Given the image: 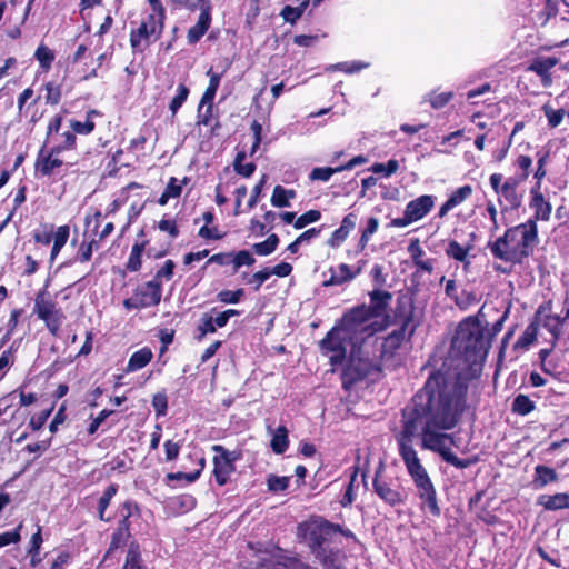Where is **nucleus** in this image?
<instances>
[{
  "mask_svg": "<svg viewBox=\"0 0 569 569\" xmlns=\"http://www.w3.org/2000/svg\"><path fill=\"white\" fill-rule=\"evenodd\" d=\"M325 569H343V555L339 549L322 548L315 552Z\"/></svg>",
  "mask_w": 569,
  "mask_h": 569,
  "instance_id": "22",
  "label": "nucleus"
},
{
  "mask_svg": "<svg viewBox=\"0 0 569 569\" xmlns=\"http://www.w3.org/2000/svg\"><path fill=\"white\" fill-rule=\"evenodd\" d=\"M368 67H369V63L352 61V62L338 63V64L333 66L332 68L337 69V70H341L346 73H355V72H358Z\"/></svg>",
  "mask_w": 569,
  "mask_h": 569,
  "instance_id": "58",
  "label": "nucleus"
},
{
  "mask_svg": "<svg viewBox=\"0 0 569 569\" xmlns=\"http://www.w3.org/2000/svg\"><path fill=\"white\" fill-rule=\"evenodd\" d=\"M487 351L488 345L483 339L479 321L468 318L460 322L451 342L450 358L469 367L482 360Z\"/></svg>",
  "mask_w": 569,
  "mask_h": 569,
  "instance_id": "4",
  "label": "nucleus"
},
{
  "mask_svg": "<svg viewBox=\"0 0 569 569\" xmlns=\"http://www.w3.org/2000/svg\"><path fill=\"white\" fill-rule=\"evenodd\" d=\"M94 244H96L94 239H91L89 241L83 240L79 247L77 259L80 262L89 261L91 259Z\"/></svg>",
  "mask_w": 569,
  "mask_h": 569,
  "instance_id": "52",
  "label": "nucleus"
},
{
  "mask_svg": "<svg viewBox=\"0 0 569 569\" xmlns=\"http://www.w3.org/2000/svg\"><path fill=\"white\" fill-rule=\"evenodd\" d=\"M297 196L292 189H286L282 186H276L271 196V204L276 208H284L290 206V200Z\"/></svg>",
  "mask_w": 569,
  "mask_h": 569,
  "instance_id": "30",
  "label": "nucleus"
},
{
  "mask_svg": "<svg viewBox=\"0 0 569 569\" xmlns=\"http://www.w3.org/2000/svg\"><path fill=\"white\" fill-rule=\"evenodd\" d=\"M392 299L390 292L385 290H373L370 293V305L367 306L368 310L376 317L379 316L383 319V325L388 327L389 317L387 315V308Z\"/></svg>",
  "mask_w": 569,
  "mask_h": 569,
  "instance_id": "17",
  "label": "nucleus"
},
{
  "mask_svg": "<svg viewBox=\"0 0 569 569\" xmlns=\"http://www.w3.org/2000/svg\"><path fill=\"white\" fill-rule=\"evenodd\" d=\"M174 267L176 264L172 260H167L164 264L157 271L152 280H158L160 282L162 279L170 280L173 276Z\"/></svg>",
  "mask_w": 569,
  "mask_h": 569,
  "instance_id": "59",
  "label": "nucleus"
},
{
  "mask_svg": "<svg viewBox=\"0 0 569 569\" xmlns=\"http://www.w3.org/2000/svg\"><path fill=\"white\" fill-rule=\"evenodd\" d=\"M52 410H53V408L51 407L49 409L40 411L36 416H32L30 418V421H29V427L33 431L40 430L44 426V423L47 422V420L50 417V415L52 413Z\"/></svg>",
  "mask_w": 569,
  "mask_h": 569,
  "instance_id": "51",
  "label": "nucleus"
},
{
  "mask_svg": "<svg viewBox=\"0 0 569 569\" xmlns=\"http://www.w3.org/2000/svg\"><path fill=\"white\" fill-rule=\"evenodd\" d=\"M70 236L69 226H60L52 236L53 243L64 247Z\"/></svg>",
  "mask_w": 569,
  "mask_h": 569,
  "instance_id": "61",
  "label": "nucleus"
},
{
  "mask_svg": "<svg viewBox=\"0 0 569 569\" xmlns=\"http://www.w3.org/2000/svg\"><path fill=\"white\" fill-rule=\"evenodd\" d=\"M153 353L149 348H142L132 353L127 365V372H134L146 367L152 360Z\"/></svg>",
  "mask_w": 569,
  "mask_h": 569,
  "instance_id": "26",
  "label": "nucleus"
},
{
  "mask_svg": "<svg viewBox=\"0 0 569 569\" xmlns=\"http://www.w3.org/2000/svg\"><path fill=\"white\" fill-rule=\"evenodd\" d=\"M22 522L18 525V527L12 531H7L0 533V548L18 543L21 540V529H22Z\"/></svg>",
  "mask_w": 569,
  "mask_h": 569,
  "instance_id": "48",
  "label": "nucleus"
},
{
  "mask_svg": "<svg viewBox=\"0 0 569 569\" xmlns=\"http://www.w3.org/2000/svg\"><path fill=\"white\" fill-rule=\"evenodd\" d=\"M556 481H558V473L556 472L555 469L543 465H538L535 467L533 483L536 485L537 488H543L548 483Z\"/></svg>",
  "mask_w": 569,
  "mask_h": 569,
  "instance_id": "27",
  "label": "nucleus"
},
{
  "mask_svg": "<svg viewBox=\"0 0 569 569\" xmlns=\"http://www.w3.org/2000/svg\"><path fill=\"white\" fill-rule=\"evenodd\" d=\"M270 446H271L273 452L278 453V455H281L287 450V448L289 446V439H288V430L286 427L280 426L273 432Z\"/></svg>",
  "mask_w": 569,
  "mask_h": 569,
  "instance_id": "32",
  "label": "nucleus"
},
{
  "mask_svg": "<svg viewBox=\"0 0 569 569\" xmlns=\"http://www.w3.org/2000/svg\"><path fill=\"white\" fill-rule=\"evenodd\" d=\"M321 218V213L318 210H309L296 219L293 227L296 229H302L308 224L318 221Z\"/></svg>",
  "mask_w": 569,
  "mask_h": 569,
  "instance_id": "47",
  "label": "nucleus"
},
{
  "mask_svg": "<svg viewBox=\"0 0 569 569\" xmlns=\"http://www.w3.org/2000/svg\"><path fill=\"white\" fill-rule=\"evenodd\" d=\"M256 262L254 257L247 250L231 253V263L233 264L234 272L242 266H252Z\"/></svg>",
  "mask_w": 569,
  "mask_h": 569,
  "instance_id": "42",
  "label": "nucleus"
},
{
  "mask_svg": "<svg viewBox=\"0 0 569 569\" xmlns=\"http://www.w3.org/2000/svg\"><path fill=\"white\" fill-rule=\"evenodd\" d=\"M519 182L517 178L511 177L502 183V189L498 193L500 196L498 201L503 212L517 210L521 206L523 196L518 190Z\"/></svg>",
  "mask_w": 569,
  "mask_h": 569,
  "instance_id": "14",
  "label": "nucleus"
},
{
  "mask_svg": "<svg viewBox=\"0 0 569 569\" xmlns=\"http://www.w3.org/2000/svg\"><path fill=\"white\" fill-rule=\"evenodd\" d=\"M538 323L531 322L528 325L522 335L517 339L513 348L520 351H527L530 346L537 340Z\"/></svg>",
  "mask_w": 569,
  "mask_h": 569,
  "instance_id": "28",
  "label": "nucleus"
},
{
  "mask_svg": "<svg viewBox=\"0 0 569 569\" xmlns=\"http://www.w3.org/2000/svg\"><path fill=\"white\" fill-rule=\"evenodd\" d=\"M138 306L142 309L153 307L160 303L162 297V283L158 280H150L140 284L134 290Z\"/></svg>",
  "mask_w": 569,
  "mask_h": 569,
  "instance_id": "15",
  "label": "nucleus"
},
{
  "mask_svg": "<svg viewBox=\"0 0 569 569\" xmlns=\"http://www.w3.org/2000/svg\"><path fill=\"white\" fill-rule=\"evenodd\" d=\"M557 59L548 57V58H539L536 59L528 68V70L536 72L541 77V81L543 86L551 84V77L549 71L557 64Z\"/></svg>",
  "mask_w": 569,
  "mask_h": 569,
  "instance_id": "24",
  "label": "nucleus"
},
{
  "mask_svg": "<svg viewBox=\"0 0 569 569\" xmlns=\"http://www.w3.org/2000/svg\"><path fill=\"white\" fill-rule=\"evenodd\" d=\"M379 370L377 363L369 357H363L355 351L351 352L349 362L342 373V383L345 388L359 381L372 372Z\"/></svg>",
  "mask_w": 569,
  "mask_h": 569,
  "instance_id": "12",
  "label": "nucleus"
},
{
  "mask_svg": "<svg viewBox=\"0 0 569 569\" xmlns=\"http://www.w3.org/2000/svg\"><path fill=\"white\" fill-rule=\"evenodd\" d=\"M435 207V197L431 194H422L409 201L403 210V216L395 218L390 221L389 227L405 228L423 219Z\"/></svg>",
  "mask_w": 569,
  "mask_h": 569,
  "instance_id": "11",
  "label": "nucleus"
},
{
  "mask_svg": "<svg viewBox=\"0 0 569 569\" xmlns=\"http://www.w3.org/2000/svg\"><path fill=\"white\" fill-rule=\"evenodd\" d=\"M470 249L471 247H462L456 240H451L446 248V254L451 259L462 262L463 267L467 269L470 264L468 258Z\"/></svg>",
  "mask_w": 569,
  "mask_h": 569,
  "instance_id": "29",
  "label": "nucleus"
},
{
  "mask_svg": "<svg viewBox=\"0 0 569 569\" xmlns=\"http://www.w3.org/2000/svg\"><path fill=\"white\" fill-rule=\"evenodd\" d=\"M246 158V154L243 152L238 153L236 161H234V170L246 177L249 178L253 174L256 170V164L252 162L243 163V160Z\"/></svg>",
  "mask_w": 569,
  "mask_h": 569,
  "instance_id": "45",
  "label": "nucleus"
},
{
  "mask_svg": "<svg viewBox=\"0 0 569 569\" xmlns=\"http://www.w3.org/2000/svg\"><path fill=\"white\" fill-rule=\"evenodd\" d=\"M341 172L339 167L330 168V167H319L313 168L309 174L310 180H319L327 182L335 174Z\"/></svg>",
  "mask_w": 569,
  "mask_h": 569,
  "instance_id": "43",
  "label": "nucleus"
},
{
  "mask_svg": "<svg viewBox=\"0 0 569 569\" xmlns=\"http://www.w3.org/2000/svg\"><path fill=\"white\" fill-rule=\"evenodd\" d=\"M212 11H209L208 6L200 12L197 23L192 26L187 33V39L190 44H196L209 30L212 21Z\"/></svg>",
  "mask_w": 569,
  "mask_h": 569,
  "instance_id": "19",
  "label": "nucleus"
},
{
  "mask_svg": "<svg viewBox=\"0 0 569 569\" xmlns=\"http://www.w3.org/2000/svg\"><path fill=\"white\" fill-rule=\"evenodd\" d=\"M378 226H379V222H378L377 218L371 217L368 219L367 227L362 231V234L360 238V246L362 249L367 246L370 237L377 231Z\"/></svg>",
  "mask_w": 569,
  "mask_h": 569,
  "instance_id": "53",
  "label": "nucleus"
},
{
  "mask_svg": "<svg viewBox=\"0 0 569 569\" xmlns=\"http://www.w3.org/2000/svg\"><path fill=\"white\" fill-rule=\"evenodd\" d=\"M217 90L218 89L214 88L213 86H208V88L206 89V91L201 98L200 109H202L204 106H207V111L211 112L212 103H213Z\"/></svg>",
  "mask_w": 569,
  "mask_h": 569,
  "instance_id": "62",
  "label": "nucleus"
},
{
  "mask_svg": "<svg viewBox=\"0 0 569 569\" xmlns=\"http://www.w3.org/2000/svg\"><path fill=\"white\" fill-rule=\"evenodd\" d=\"M535 409V402L525 395H518L512 402V411L525 416L530 413Z\"/></svg>",
  "mask_w": 569,
  "mask_h": 569,
  "instance_id": "37",
  "label": "nucleus"
},
{
  "mask_svg": "<svg viewBox=\"0 0 569 569\" xmlns=\"http://www.w3.org/2000/svg\"><path fill=\"white\" fill-rule=\"evenodd\" d=\"M349 345L353 346V339L341 325L332 328L320 341L321 351L329 357L331 365L343 362Z\"/></svg>",
  "mask_w": 569,
  "mask_h": 569,
  "instance_id": "9",
  "label": "nucleus"
},
{
  "mask_svg": "<svg viewBox=\"0 0 569 569\" xmlns=\"http://www.w3.org/2000/svg\"><path fill=\"white\" fill-rule=\"evenodd\" d=\"M118 492V485L112 483L110 485L99 499L98 510H99V518L102 521H109V518L104 517V512L108 509L111 499L116 496Z\"/></svg>",
  "mask_w": 569,
  "mask_h": 569,
  "instance_id": "35",
  "label": "nucleus"
},
{
  "mask_svg": "<svg viewBox=\"0 0 569 569\" xmlns=\"http://www.w3.org/2000/svg\"><path fill=\"white\" fill-rule=\"evenodd\" d=\"M487 213L489 216V219L491 221V227L489 229L491 234H495L500 229V223L498 221V210L496 206L492 202H489L487 204Z\"/></svg>",
  "mask_w": 569,
  "mask_h": 569,
  "instance_id": "63",
  "label": "nucleus"
},
{
  "mask_svg": "<svg viewBox=\"0 0 569 569\" xmlns=\"http://www.w3.org/2000/svg\"><path fill=\"white\" fill-rule=\"evenodd\" d=\"M539 243L538 227L535 220L508 228L495 241L488 242L491 254L511 264H521Z\"/></svg>",
  "mask_w": 569,
  "mask_h": 569,
  "instance_id": "3",
  "label": "nucleus"
},
{
  "mask_svg": "<svg viewBox=\"0 0 569 569\" xmlns=\"http://www.w3.org/2000/svg\"><path fill=\"white\" fill-rule=\"evenodd\" d=\"M529 206L535 211L533 218L530 220H535L537 223L538 220L548 221L550 219L552 207L545 200L539 186H535L531 189V200Z\"/></svg>",
  "mask_w": 569,
  "mask_h": 569,
  "instance_id": "18",
  "label": "nucleus"
},
{
  "mask_svg": "<svg viewBox=\"0 0 569 569\" xmlns=\"http://www.w3.org/2000/svg\"><path fill=\"white\" fill-rule=\"evenodd\" d=\"M345 331L353 339V346L363 341L377 332L385 330L383 319L373 316L366 305H361L348 311L340 323Z\"/></svg>",
  "mask_w": 569,
  "mask_h": 569,
  "instance_id": "5",
  "label": "nucleus"
},
{
  "mask_svg": "<svg viewBox=\"0 0 569 569\" xmlns=\"http://www.w3.org/2000/svg\"><path fill=\"white\" fill-rule=\"evenodd\" d=\"M164 20L151 14H143L138 27L130 31V47L133 52H143L162 34Z\"/></svg>",
  "mask_w": 569,
  "mask_h": 569,
  "instance_id": "7",
  "label": "nucleus"
},
{
  "mask_svg": "<svg viewBox=\"0 0 569 569\" xmlns=\"http://www.w3.org/2000/svg\"><path fill=\"white\" fill-rule=\"evenodd\" d=\"M188 96H189V88L186 84L180 83L177 88L176 96L172 98V100L169 104V109L172 112V116H174L178 112V110L181 108V106L186 102Z\"/></svg>",
  "mask_w": 569,
  "mask_h": 569,
  "instance_id": "41",
  "label": "nucleus"
},
{
  "mask_svg": "<svg viewBox=\"0 0 569 569\" xmlns=\"http://www.w3.org/2000/svg\"><path fill=\"white\" fill-rule=\"evenodd\" d=\"M337 532L346 537L353 536L350 530H343L341 526L335 525L321 517H313L301 522L297 528L298 538L305 541L313 553L325 548V543Z\"/></svg>",
  "mask_w": 569,
  "mask_h": 569,
  "instance_id": "6",
  "label": "nucleus"
},
{
  "mask_svg": "<svg viewBox=\"0 0 569 569\" xmlns=\"http://www.w3.org/2000/svg\"><path fill=\"white\" fill-rule=\"evenodd\" d=\"M279 243V238L277 234H270L264 241L254 243L253 250L259 256H269L271 254Z\"/></svg>",
  "mask_w": 569,
  "mask_h": 569,
  "instance_id": "38",
  "label": "nucleus"
},
{
  "mask_svg": "<svg viewBox=\"0 0 569 569\" xmlns=\"http://www.w3.org/2000/svg\"><path fill=\"white\" fill-rule=\"evenodd\" d=\"M213 450L221 452L220 456L213 458V475L216 481L223 486L234 471L233 458L221 446H214Z\"/></svg>",
  "mask_w": 569,
  "mask_h": 569,
  "instance_id": "16",
  "label": "nucleus"
},
{
  "mask_svg": "<svg viewBox=\"0 0 569 569\" xmlns=\"http://www.w3.org/2000/svg\"><path fill=\"white\" fill-rule=\"evenodd\" d=\"M472 194V188L469 184L462 186L455 190L447 201H445L439 208L438 217L443 218L451 211L453 208L458 207L467 199H469Z\"/></svg>",
  "mask_w": 569,
  "mask_h": 569,
  "instance_id": "20",
  "label": "nucleus"
},
{
  "mask_svg": "<svg viewBox=\"0 0 569 569\" xmlns=\"http://www.w3.org/2000/svg\"><path fill=\"white\" fill-rule=\"evenodd\" d=\"M187 183V178L179 180L174 177L170 178L164 192L172 199L180 197L182 187Z\"/></svg>",
  "mask_w": 569,
  "mask_h": 569,
  "instance_id": "50",
  "label": "nucleus"
},
{
  "mask_svg": "<svg viewBox=\"0 0 569 569\" xmlns=\"http://www.w3.org/2000/svg\"><path fill=\"white\" fill-rule=\"evenodd\" d=\"M538 505L551 511L569 508V493L542 495Z\"/></svg>",
  "mask_w": 569,
  "mask_h": 569,
  "instance_id": "25",
  "label": "nucleus"
},
{
  "mask_svg": "<svg viewBox=\"0 0 569 569\" xmlns=\"http://www.w3.org/2000/svg\"><path fill=\"white\" fill-rule=\"evenodd\" d=\"M139 545L130 543L122 569H143Z\"/></svg>",
  "mask_w": 569,
  "mask_h": 569,
  "instance_id": "33",
  "label": "nucleus"
},
{
  "mask_svg": "<svg viewBox=\"0 0 569 569\" xmlns=\"http://www.w3.org/2000/svg\"><path fill=\"white\" fill-rule=\"evenodd\" d=\"M399 169V162L396 159H390L387 163L376 162L370 167V171L376 174H383L390 177Z\"/></svg>",
  "mask_w": 569,
  "mask_h": 569,
  "instance_id": "40",
  "label": "nucleus"
},
{
  "mask_svg": "<svg viewBox=\"0 0 569 569\" xmlns=\"http://www.w3.org/2000/svg\"><path fill=\"white\" fill-rule=\"evenodd\" d=\"M152 407L156 410L157 416L161 417L167 413L168 399L164 392L156 393L152 398Z\"/></svg>",
  "mask_w": 569,
  "mask_h": 569,
  "instance_id": "54",
  "label": "nucleus"
},
{
  "mask_svg": "<svg viewBox=\"0 0 569 569\" xmlns=\"http://www.w3.org/2000/svg\"><path fill=\"white\" fill-rule=\"evenodd\" d=\"M129 537L130 532H124L117 528L116 531L112 533L111 542L107 551V555H110L113 550L118 549L121 545H123L127 541Z\"/></svg>",
  "mask_w": 569,
  "mask_h": 569,
  "instance_id": "55",
  "label": "nucleus"
},
{
  "mask_svg": "<svg viewBox=\"0 0 569 569\" xmlns=\"http://www.w3.org/2000/svg\"><path fill=\"white\" fill-rule=\"evenodd\" d=\"M468 379L461 373L437 371L403 410L417 413L421 446L438 452L445 461L466 468L468 461L451 452L452 437L443 431L456 427L466 408Z\"/></svg>",
  "mask_w": 569,
  "mask_h": 569,
  "instance_id": "1",
  "label": "nucleus"
},
{
  "mask_svg": "<svg viewBox=\"0 0 569 569\" xmlns=\"http://www.w3.org/2000/svg\"><path fill=\"white\" fill-rule=\"evenodd\" d=\"M451 98H452V92H441V93L432 92L430 94L429 101H430L432 108L440 109V108L445 107L450 101Z\"/></svg>",
  "mask_w": 569,
  "mask_h": 569,
  "instance_id": "57",
  "label": "nucleus"
},
{
  "mask_svg": "<svg viewBox=\"0 0 569 569\" xmlns=\"http://www.w3.org/2000/svg\"><path fill=\"white\" fill-rule=\"evenodd\" d=\"M280 16L284 19L286 22L293 24L300 19L302 13L300 9H297L296 7L284 6L280 12Z\"/></svg>",
  "mask_w": 569,
  "mask_h": 569,
  "instance_id": "60",
  "label": "nucleus"
},
{
  "mask_svg": "<svg viewBox=\"0 0 569 569\" xmlns=\"http://www.w3.org/2000/svg\"><path fill=\"white\" fill-rule=\"evenodd\" d=\"M372 486L377 496L390 507L403 505L407 500L408 493L399 480L382 477L380 469L376 472Z\"/></svg>",
  "mask_w": 569,
  "mask_h": 569,
  "instance_id": "10",
  "label": "nucleus"
},
{
  "mask_svg": "<svg viewBox=\"0 0 569 569\" xmlns=\"http://www.w3.org/2000/svg\"><path fill=\"white\" fill-rule=\"evenodd\" d=\"M417 417L416 411L402 410V429L396 437L398 451L417 489L421 509L439 517L441 509L438 505L437 490L413 448V439L419 435Z\"/></svg>",
  "mask_w": 569,
  "mask_h": 569,
  "instance_id": "2",
  "label": "nucleus"
},
{
  "mask_svg": "<svg viewBox=\"0 0 569 569\" xmlns=\"http://www.w3.org/2000/svg\"><path fill=\"white\" fill-rule=\"evenodd\" d=\"M358 472H359V469L357 467H355L350 475V479L347 485L346 491L340 500V505L343 508L351 506L352 502L356 500V496H357L356 490L358 488V485H357Z\"/></svg>",
  "mask_w": 569,
  "mask_h": 569,
  "instance_id": "31",
  "label": "nucleus"
},
{
  "mask_svg": "<svg viewBox=\"0 0 569 569\" xmlns=\"http://www.w3.org/2000/svg\"><path fill=\"white\" fill-rule=\"evenodd\" d=\"M34 58L44 71H49L54 60V53L49 47L41 43L34 52Z\"/></svg>",
  "mask_w": 569,
  "mask_h": 569,
  "instance_id": "34",
  "label": "nucleus"
},
{
  "mask_svg": "<svg viewBox=\"0 0 569 569\" xmlns=\"http://www.w3.org/2000/svg\"><path fill=\"white\" fill-rule=\"evenodd\" d=\"M62 122L61 116H54L48 123L47 129V143L57 141L56 136L58 134Z\"/></svg>",
  "mask_w": 569,
  "mask_h": 569,
  "instance_id": "56",
  "label": "nucleus"
},
{
  "mask_svg": "<svg viewBox=\"0 0 569 569\" xmlns=\"http://www.w3.org/2000/svg\"><path fill=\"white\" fill-rule=\"evenodd\" d=\"M267 485L272 492L284 491L289 486V478L270 475L267 478Z\"/></svg>",
  "mask_w": 569,
  "mask_h": 569,
  "instance_id": "46",
  "label": "nucleus"
},
{
  "mask_svg": "<svg viewBox=\"0 0 569 569\" xmlns=\"http://www.w3.org/2000/svg\"><path fill=\"white\" fill-rule=\"evenodd\" d=\"M146 244V241H142L140 243L137 242L133 244L127 263V268L130 271H138L140 269L141 256L144 251Z\"/></svg>",
  "mask_w": 569,
  "mask_h": 569,
  "instance_id": "36",
  "label": "nucleus"
},
{
  "mask_svg": "<svg viewBox=\"0 0 569 569\" xmlns=\"http://www.w3.org/2000/svg\"><path fill=\"white\" fill-rule=\"evenodd\" d=\"M97 114H98V112L96 110H91L88 112L86 121H83V122L77 121V120L71 121V128H72L73 132L79 133V134L91 133L96 127L91 117L97 116Z\"/></svg>",
  "mask_w": 569,
  "mask_h": 569,
  "instance_id": "39",
  "label": "nucleus"
},
{
  "mask_svg": "<svg viewBox=\"0 0 569 569\" xmlns=\"http://www.w3.org/2000/svg\"><path fill=\"white\" fill-rule=\"evenodd\" d=\"M542 110H543V113L548 120V124L551 127V128H556L558 127L562 119H563V116H565V110L563 109H553L552 107H550L549 104H545L542 107Z\"/></svg>",
  "mask_w": 569,
  "mask_h": 569,
  "instance_id": "44",
  "label": "nucleus"
},
{
  "mask_svg": "<svg viewBox=\"0 0 569 569\" xmlns=\"http://www.w3.org/2000/svg\"><path fill=\"white\" fill-rule=\"evenodd\" d=\"M569 318V309H566L563 317L559 315H545L541 326L552 336V346L561 338L562 327Z\"/></svg>",
  "mask_w": 569,
  "mask_h": 569,
  "instance_id": "21",
  "label": "nucleus"
},
{
  "mask_svg": "<svg viewBox=\"0 0 569 569\" xmlns=\"http://www.w3.org/2000/svg\"><path fill=\"white\" fill-rule=\"evenodd\" d=\"M361 272V267L351 269L348 264L341 263L336 270H331V277L325 282V286H338L352 280Z\"/></svg>",
  "mask_w": 569,
  "mask_h": 569,
  "instance_id": "23",
  "label": "nucleus"
},
{
  "mask_svg": "<svg viewBox=\"0 0 569 569\" xmlns=\"http://www.w3.org/2000/svg\"><path fill=\"white\" fill-rule=\"evenodd\" d=\"M62 146H54L50 151L44 147L39 151L36 160V171L42 176H51L60 172L64 161L60 157Z\"/></svg>",
  "mask_w": 569,
  "mask_h": 569,
  "instance_id": "13",
  "label": "nucleus"
},
{
  "mask_svg": "<svg viewBox=\"0 0 569 569\" xmlns=\"http://www.w3.org/2000/svg\"><path fill=\"white\" fill-rule=\"evenodd\" d=\"M243 289L237 290H222L218 293L217 298L220 302L223 303H238L240 299L243 297Z\"/></svg>",
  "mask_w": 569,
  "mask_h": 569,
  "instance_id": "49",
  "label": "nucleus"
},
{
  "mask_svg": "<svg viewBox=\"0 0 569 569\" xmlns=\"http://www.w3.org/2000/svg\"><path fill=\"white\" fill-rule=\"evenodd\" d=\"M33 312L39 319L44 321L46 327L53 336H58L59 330L66 319L61 308L57 306L49 293L43 290L40 291L34 299Z\"/></svg>",
  "mask_w": 569,
  "mask_h": 569,
  "instance_id": "8",
  "label": "nucleus"
},
{
  "mask_svg": "<svg viewBox=\"0 0 569 569\" xmlns=\"http://www.w3.org/2000/svg\"><path fill=\"white\" fill-rule=\"evenodd\" d=\"M516 163L522 170L519 181H525L529 176V169L532 166V160L529 156L521 154L517 158Z\"/></svg>",
  "mask_w": 569,
  "mask_h": 569,
  "instance_id": "64",
  "label": "nucleus"
}]
</instances>
